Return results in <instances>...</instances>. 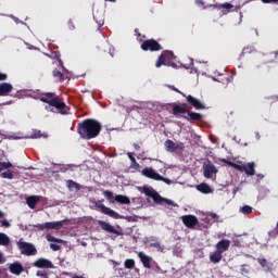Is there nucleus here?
Segmentation results:
<instances>
[{"mask_svg":"<svg viewBox=\"0 0 278 278\" xmlns=\"http://www.w3.org/2000/svg\"><path fill=\"white\" fill-rule=\"evenodd\" d=\"M10 237L3 232H0V247H10Z\"/></svg>","mask_w":278,"mask_h":278,"instance_id":"24","label":"nucleus"},{"mask_svg":"<svg viewBox=\"0 0 278 278\" xmlns=\"http://www.w3.org/2000/svg\"><path fill=\"white\" fill-rule=\"evenodd\" d=\"M92 204L97 210H100V212H102V214H105L106 216H111V218H118V213H116V211L105 206L103 204V200L93 201Z\"/></svg>","mask_w":278,"mask_h":278,"instance_id":"6","label":"nucleus"},{"mask_svg":"<svg viewBox=\"0 0 278 278\" xmlns=\"http://www.w3.org/2000/svg\"><path fill=\"white\" fill-rule=\"evenodd\" d=\"M9 270L12 275H21L25 270L21 263H12L9 265Z\"/></svg>","mask_w":278,"mask_h":278,"instance_id":"18","label":"nucleus"},{"mask_svg":"<svg viewBox=\"0 0 278 278\" xmlns=\"http://www.w3.org/2000/svg\"><path fill=\"white\" fill-rule=\"evenodd\" d=\"M241 214H244L245 216L249 214H252L253 212V207L249 206V205H244L240 208Z\"/></svg>","mask_w":278,"mask_h":278,"instance_id":"33","label":"nucleus"},{"mask_svg":"<svg viewBox=\"0 0 278 278\" xmlns=\"http://www.w3.org/2000/svg\"><path fill=\"white\" fill-rule=\"evenodd\" d=\"M5 79H8V75L0 73V81H5Z\"/></svg>","mask_w":278,"mask_h":278,"instance_id":"46","label":"nucleus"},{"mask_svg":"<svg viewBox=\"0 0 278 278\" xmlns=\"http://www.w3.org/2000/svg\"><path fill=\"white\" fill-rule=\"evenodd\" d=\"M187 114L190 121H201V118H203V115H201L200 113L187 111Z\"/></svg>","mask_w":278,"mask_h":278,"instance_id":"28","label":"nucleus"},{"mask_svg":"<svg viewBox=\"0 0 278 278\" xmlns=\"http://www.w3.org/2000/svg\"><path fill=\"white\" fill-rule=\"evenodd\" d=\"M220 8H224V10H231V8H233V5L229 2H226V3L222 4Z\"/></svg>","mask_w":278,"mask_h":278,"instance_id":"42","label":"nucleus"},{"mask_svg":"<svg viewBox=\"0 0 278 278\" xmlns=\"http://www.w3.org/2000/svg\"><path fill=\"white\" fill-rule=\"evenodd\" d=\"M138 257L142 265L144 266V268H151V262L153 260L151 256L144 254V252H139Z\"/></svg>","mask_w":278,"mask_h":278,"instance_id":"17","label":"nucleus"},{"mask_svg":"<svg viewBox=\"0 0 278 278\" xmlns=\"http://www.w3.org/2000/svg\"><path fill=\"white\" fill-rule=\"evenodd\" d=\"M103 195L108 199L109 203H121L122 205H129L131 203V200L127 195H114V192L110 190L103 191Z\"/></svg>","mask_w":278,"mask_h":278,"instance_id":"3","label":"nucleus"},{"mask_svg":"<svg viewBox=\"0 0 278 278\" xmlns=\"http://www.w3.org/2000/svg\"><path fill=\"white\" fill-rule=\"evenodd\" d=\"M59 64H61V66H62L63 71H64V73H66V74H65L66 77H67V78L71 77V75L68 74V71H66V68H64V65H62V60H59Z\"/></svg>","mask_w":278,"mask_h":278,"instance_id":"44","label":"nucleus"},{"mask_svg":"<svg viewBox=\"0 0 278 278\" xmlns=\"http://www.w3.org/2000/svg\"><path fill=\"white\" fill-rule=\"evenodd\" d=\"M66 186L68 190H71V192H79V190L81 189L79 184L75 182L74 180H67Z\"/></svg>","mask_w":278,"mask_h":278,"instance_id":"22","label":"nucleus"},{"mask_svg":"<svg viewBox=\"0 0 278 278\" xmlns=\"http://www.w3.org/2000/svg\"><path fill=\"white\" fill-rule=\"evenodd\" d=\"M42 103H48L46 105V110L48 112H54L53 108L55 110H60V114H68V108H66V103H64L60 98L55 97V93L48 92L43 97H41Z\"/></svg>","mask_w":278,"mask_h":278,"instance_id":"2","label":"nucleus"},{"mask_svg":"<svg viewBox=\"0 0 278 278\" xmlns=\"http://www.w3.org/2000/svg\"><path fill=\"white\" fill-rule=\"evenodd\" d=\"M190 60V64L192 65L193 64V61H192V59H189Z\"/></svg>","mask_w":278,"mask_h":278,"instance_id":"59","label":"nucleus"},{"mask_svg":"<svg viewBox=\"0 0 278 278\" xmlns=\"http://www.w3.org/2000/svg\"><path fill=\"white\" fill-rule=\"evenodd\" d=\"M173 114L175 116H177V114H186V108L181 106V105H175L173 108Z\"/></svg>","mask_w":278,"mask_h":278,"instance_id":"29","label":"nucleus"},{"mask_svg":"<svg viewBox=\"0 0 278 278\" xmlns=\"http://www.w3.org/2000/svg\"><path fill=\"white\" fill-rule=\"evenodd\" d=\"M229 240H222L219 242H217L216 244V251L219 253H225V251L229 250Z\"/></svg>","mask_w":278,"mask_h":278,"instance_id":"20","label":"nucleus"},{"mask_svg":"<svg viewBox=\"0 0 278 278\" xmlns=\"http://www.w3.org/2000/svg\"><path fill=\"white\" fill-rule=\"evenodd\" d=\"M142 192L147 197H151V199H153L154 203H162V198L159 195V193L155 191L154 188L143 186Z\"/></svg>","mask_w":278,"mask_h":278,"instance_id":"10","label":"nucleus"},{"mask_svg":"<svg viewBox=\"0 0 278 278\" xmlns=\"http://www.w3.org/2000/svg\"><path fill=\"white\" fill-rule=\"evenodd\" d=\"M210 260L213 262V264H218V262L223 260V253L216 250L213 254H211Z\"/></svg>","mask_w":278,"mask_h":278,"instance_id":"25","label":"nucleus"},{"mask_svg":"<svg viewBox=\"0 0 278 278\" xmlns=\"http://www.w3.org/2000/svg\"><path fill=\"white\" fill-rule=\"evenodd\" d=\"M1 218H5V213H3L2 211H0V220Z\"/></svg>","mask_w":278,"mask_h":278,"instance_id":"54","label":"nucleus"},{"mask_svg":"<svg viewBox=\"0 0 278 278\" xmlns=\"http://www.w3.org/2000/svg\"><path fill=\"white\" fill-rule=\"evenodd\" d=\"M31 138H42V135L40 134V130H35L34 135Z\"/></svg>","mask_w":278,"mask_h":278,"instance_id":"43","label":"nucleus"},{"mask_svg":"<svg viewBox=\"0 0 278 278\" xmlns=\"http://www.w3.org/2000/svg\"><path fill=\"white\" fill-rule=\"evenodd\" d=\"M141 175H143V177H148V179H154V181H164V184H167V186H170V184H173L170 179L164 178L152 167H146L144 169H142Z\"/></svg>","mask_w":278,"mask_h":278,"instance_id":"4","label":"nucleus"},{"mask_svg":"<svg viewBox=\"0 0 278 278\" xmlns=\"http://www.w3.org/2000/svg\"><path fill=\"white\" fill-rule=\"evenodd\" d=\"M258 177H261V179H264V175H258Z\"/></svg>","mask_w":278,"mask_h":278,"instance_id":"58","label":"nucleus"},{"mask_svg":"<svg viewBox=\"0 0 278 278\" xmlns=\"http://www.w3.org/2000/svg\"><path fill=\"white\" fill-rule=\"evenodd\" d=\"M147 242H151L150 247H153L154 249H156V251H159L160 253L164 252V247H162V244L160 243V241H157V238L155 237H150L149 239H147Z\"/></svg>","mask_w":278,"mask_h":278,"instance_id":"19","label":"nucleus"},{"mask_svg":"<svg viewBox=\"0 0 278 278\" xmlns=\"http://www.w3.org/2000/svg\"><path fill=\"white\" fill-rule=\"evenodd\" d=\"M143 51H162V46L154 39H148L141 45Z\"/></svg>","mask_w":278,"mask_h":278,"instance_id":"8","label":"nucleus"},{"mask_svg":"<svg viewBox=\"0 0 278 278\" xmlns=\"http://www.w3.org/2000/svg\"><path fill=\"white\" fill-rule=\"evenodd\" d=\"M36 268H55L53 263L47 258H39L34 263Z\"/></svg>","mask_w":278,"mask_h":278,"instance_id":"14","label":"nucleus"},{"mask_svg":"<svg viewBox=\"0 0 278 278\" xmlns=\"http://www.w3.org/2000/svg\"><path fill=\"white\" fill-rule=\"evenodd\" d=\"M64 223H66V220L48 222L45 224H38L35 227L39 229V231H45V229H62V227H64Z\"/></svg>","mask_w":278,"mask_h":278,"instance_id":"7","label":"nucleus"},{"mask_svg":"<svg viewBox=\"0 0 278 278\" xmlns=\"http://www.w3.org/2000/svg\"><path fill=\"white\" fill-rule=\"evenodd\" d=\"M187 101H188V103H190V105L195 108V110H205V105L201 103V100H199L192 96H188Z\"/></svg>","mask_w":278,"mask_h":278,"instance_id":"16","label":"nucleus"},{"mask_svg":"<svg viewBox=\"0 0 278 278\" xmlns=\"http://www.w3.org/2000/svg\"><path fill=\"white\" fill-rule=\"evenodd\" d=\"M96 23H98L99 27H101L103 25V18L100 20H96Z\"/></svg>","mask_w":278,"mask_h":278,"instance_id":"49","label":"nucleus"},{"mask_svg":"<svg viewBox=\"0 0 278 278\" xmlns=\"http://www.w3.org/2000/svg\"><path fill=\"white\" fill-rule=\"evenodd\" d=\"M162 203H166V205H174V206L176 205L173 200L164 199V198H162Z\"/></svg>","mask_w":278,"mask_h":278,"instance_id":"41","label":"nucleus"},{"mask_svg":"<svg viewBox=\"0 0 278 278\" xmlns=\"http://www.w3.org/2000/svg\"><path fill=\"white\" fill-rule=\"evenodd\" d=\"M12 90H14V87L12 86V84H9V83L0 84V97H8L10 92H12Z\"/></svg>","mask_w":278,"mask_h":278,"instance_id":"15","label":"nucleus"},{"mask_svg":"<svg viewBox=\"0 0 278 278\" xmlns=\"http://www.w3.org/2000/svg\"><path fill=\"white\" fill-rule=\"evenodd\" d=\"M181 220L186 227L192 229L195 225L199 224V219L194 215H184Z\"/></svg>","mask_w":278,"mask_h":278,"instance_id":"12","label":"nucleus"},{"mask_svg":"<svg viewBox=\"0 0 278 278\" xmlns=\"http://www.w3.org/2000/svg\"><path fill=\"white\" fill-rule=\"evenodd\" d=\"M125 268H134L136 266V262L131 258H128L124 263Z\"/></svg>","mask_w":278,"mask_h":278,"instance_id":"37","label":"nucleus"},{"mask_svg":"<svg viewBox=\"0 0 278 278\" xmlns=\"http://www.w3.org/2000/svg\"><path fill=\"white\" fill-rule=\"evenodd\" d=\"M176 149H184V143H181V142L176 143Z\"/></svg>","mask_w":278,"mask_h":278,"instance_id":"50","label":"nucleus"},{"mask_svg":"<svg viewBox=\"0 0 278 278\" xmlns=\"http://www.w3.org/2000/svg\"><path fill=\"white\" fill-rule=\"evenodd\" d=\"M98 225L101 227V229H103V231L118 236V230L114 229V226H112L110 223L98 220Z\"/></svg>","mask_w":278,"mask_h":278,"instance_id":"13","label":"nucleus"},{"mask_svg":"<svg viewBox=\"0 0 278 278\" xmlns=\"http://www.w3.org/2000/svg\"><path fill=\"white\" fill-rule=\"evenodd\" d=\"M235 168H237V170H240L241 173H245L247 164L245 165H235Z\"/></svg>","mask_w":278,"mask_h":278,"instance_id":"39","label":"nucleus"},{"mask_svg":"<svg viewBox=\"0 0 278 278\" xmlns=\"http://www.w3.org/2000/svg\"><path fill=\"white\" fill-rule=\"evenodd\" d=\"M134 148L136 149V151H140V146H138V144H134Z\"/></svg>","mask_w":278,"mask_h":278,"instance_id":"55","label":"nucleus"},{"mask_svg":"<svg viewBox=\"0 0 278 278\" xmlns=\"http://www.w3.org/2000/svg\"><path fill=\"white\" fill-rule=\"evenodd\" d=\"M46 239L48 240V242H56L58 244H62V242H64L62 239H58L52 235H47Z\"/></svg>","mask_w":278,"mask_h":278,"instance_id":"34","label":"nucleus"},{"mask_svg":"<svg viewBox=\"0 0 278 278\" xmlns=\"http://www.w3.org/2000/svg\"><path fill=\"white\" fill-rule=\"evenodd\" d=\"M37 277L49 278V274L47 273V270H37Z\"/></svg>","mask_w":278,"mask_h":278,"instance_id":"38","label":"nucleus"},{"mask_svg":"<svg viewBox=\"0 0 278 278\" xmlns=\"http://www.w3.org/2000/svg\"><path fill=\"white\" fill-rule=\"evenodd\" d=\"M278 0H262L263 3H277Z\"/></svg>","mask_w":278,"mask_h":278,"instance_id":"48","label":"nucleus"},{"mask_svg":"<svg viewBox=\"0 0 278 278\" xmlns=\"http://www.w3.org/2000/svg\"><path fill=\"white\" fill-rule=\"evenodd\" d=\"M0 264H5V256L3 255V252H0Z\"/></svg>","mask_w":278,"mask_h":278,"instance_id":"45","label":"nucleus"},{"mask_svg":"<svg viewBox=\"0 0 278 278\" xmlns=\"http://www.w3.org/2000/svg\"><path fill=\"white\" fill-rule=\"evenodd\" d=\"M0 177H2V179H14V174L12 173V170L8 169L1 173Z\"/></svg>","mask_w":278,"mask_h":278,"instance_id":"30","label":"nucleus"},{"mask_svg":"<svg viewBox=\"0 0 278 278\" xmlns=\"http://www.w3.org/2000/svg\"><path fill=\"white\" fill-rule=\"evenodd\" d=\"M14 18V21H17V18H15V17H13Z\"/></svg>","mask_w":278,"mask_h":278,"instance_id":"60","label":"nucleus"},{"mask_svg":"<svg viewBox=\"0 0 278 278\" xmlns=\"http://www.w3.org/2000/svg\"><path fill=\"white\" fill-rule=\"evenodd\" d=\"M165 149L169 153H174V151H177V143L173 142V140H166L165 141Z\"/></svg>","mask_w":278,"mask_h":278,"instance_id":"23","label":"nucleus"},{"mask_svg":"<svg viewBox=\"0 0 278 278\" xmlns=\"http://www.w3.org/2000/svg\"><path fill=\"white\" fill-rule=\"evenodd\" d=\"M52 75L56 77L59 81H64V74H62V72L55 70L52 72Z\"/></svg>","mask_w":278,"mask_h":278,"instance_id":"36","label":"nucleus"},{"mask_svg":"<svg viewBox=\"0 0 278 278\" xmlns=\"http://www.w3.org/2000/svg\"><path fill=\"white\" fill-rule=\"evenodd\" d=\"M2 227H10V222L8 219H4L1 222Z\"/></svg>","mask_w":278,"mask_h":278,"instance_id":"47","label":"nucleus"},{"mask_svg":"<svg viewBox=\"0 0 278 278\" xmlns=\"http://www.w3.org/2000/svg\"><path fill=\"white\" fill-rule=\"evenodd\" d=\"M175 58V54L170 51H163L162 54L159 56L157 62L155 63L156 68H160V66L166 64V60H173Z\"/></svg>","mask_w":278,"mask_h":278,"instance_id":"11","label":"nucleus"},{"mask_svg":"<svg viewBox=\"0 0 278 278\" xmlns=\"http://www.w3.org/2000/svg\"><path fill=\"white\" fill-rule=\"evenodd\" d=\"M206 220H208V223H217L218 214H216V213H208L206 215Z\"/></svg>","mask_w":278,"mask_h":278,"instance_id":"31","label":"nucleus"},{"mask_svg":"<svg viewBox=\"0 0 278 278\" xmlns=\"http://www.w3.org/2000/svg\"><path fill=\"white\" fill-rule=\"evenodd\" d=\"M40 201V197L38 195H30L26 199V203L30 210H36V204Z\"/></svg>","mask_w":278,"mask_h":278,"instance_id":"21","label":"nucleus"},{"mask_svg":"<svg viewBox=\"0 0 278 278\" xmlns=\"http://www.w3.org/2000/svg\"><path fill=\"white\" fill-rule=\"evenodd\" d=\"M78 134L84 140H92L101 134V123L97 119H85L78 125Z\"/></svg>","mask_w":278,"mask_h":278,"instance_id":"1","label":"nucleus"},{"mask_svg":"<svg viewBox=\"0 0 278 278\" xmlns=\"http://www.w3.org/2000/svg\"><path fill=\"white\" fill-rule=\"evenodd\" d=\"M50 249H52V251H60V249H62V247L58 243H51Z\"/></svg>","mask_w":278,"mask_h":278,"instance_id":"40","label":"nucleus"},{"mask_svg":"<svg viewBox=\"0 0 278 278\" xmlns=\"http://www.w3.org/2000/svg\"><path fill=\"white\" fill-rule=\"evenodd\" d=\"M169 88H170L172 90H175V92H179V94H181V91H179L177 88H175V86H169Z\"/></svg>","mask_w":278,"mask_h":278,"instance_id":"51","label":"nucleus"},{"mask_svg":"<svg viewBox=\"0 0 278 278\" xmlns=\"http://www.w3.org/2000/svg\"><path fill=\"white\" fill-rule=\"evenodd\" d=\"M256 138L257 140H260V132H256Z\"/></svg>","mask_w":278,"mask_h":278,"instance_id":"56","label":"nucleus"},{"mask_svg":"<svg viewBox=\"0 0 278 278\" xmlns=\"http://www.w3.org/2000/svg\"><path fill=\"white\" fill-rule=\"evenodd\" d=\"M127 156L129 157V160L131 162L132 168H138L140 166V164H138V162H136V157H134V153L128 152Z\"/></svg>","mask_w":278,"mask_h":278,"instance_id":"32","label":"nucleus"},{"mask_svg":"<svg viewBox=\"0 0 278 278\" xmlns=\"http://www.w3.org/2000/svg\"><path fill=\"white\" fill-rule=\"evenodd\" d=\"M260 264H261V266H265L266 265V260H260Z\"/></svg>","mask_w":278,"mask_h":278,"instance_id":"53","label":"nucleus"},{"mask_svg":"<svg viewBox=\"0 0 278 278\" xmlns=\"http://www.w3.org/2000/svg\"><path fill=\"white\" fill-rule=\"evenodd\" d=\"M195 3H197L198 5H204L203 0H195Z\"/></svg>","mask_w":278,"mask_h":278,"instance_id":"52","label":"nucleus"},{"mask_svg":"<svg viewBox=\"0 0 278 278\" xmlns=\"http://www.w3.org/2000/svg\"><path fill=\"white\" fill-rule=\"evenodd\" d=\"M8 168H12V163H10V162H0V173L2 170H8Z\"/></svg>","mask_w":278,"mask_h":278,"instance_id":"35","label":"nucleus"},{"mask_svg":"<svg viewBox=\"0 0 278 278\" xmlns=\"http://www.w3.org/2000/svg\"><path fill=\"white\" fill-rule=\"evenodd\" d=\"M17 248L20 249L22 255H27V256H31V255H36V253H38V250H36V247L31 243H27L25 241H17L16 242Z\"/></svg>","mask_w":278,"mask_h":278,"instance_id":"5","label":"nucleus"},{"mask_svg":"<svg viewBox=\"0 0 278 278\" xmlns=\"http://www.w3.org/2000/svg\"><path fill=\"white\" fill-rule=\"evenodd\" d=\"M245 174L253 177L255 175V163H248L245 164Z\"/></svg>","mask_w":278,"mask_h":278,"instance_id":"27","label":"nucleus"},{"mask_svg":"<svg viewBox=\"0 0 278 278\" xmlns=\"http://www.w3.org/2000/svg\"><path fill=\"white\" fill-rule=\"evenodd\" d=\"M218 173V169L212 164V162H205L203 164V175L206 179H212L214 175Z\"/></svg>","mask_w":278,"mask_h":278,"instance_id":"9","label":"nucleus"},{"mask_svg":"<svg viewBox=\"0 0 278 278\" xmlns=\"http://www.w3.org/2000/svg\"><path fill=\"white\" fill-rule=\"evenodd\" d=\"M271 55H275L277 58L278 56V52L277 53H273Z\"/></svg>","mask_w":278,"mask_h":278,"instance_id":"57","label":"nucleus"},{"mask_svg":"<svg viewBox=\"0 0 278 278\" xmlns=\"http://www.w3.org/2000/svg\"><path fill=\"white\" fill-rule=\"evenodd\" d=\"M197 190H199V192H203V194H211L212 192V188L208 187L207 184H201L197 187Z\"/></svg>","mask_w":278,"mask_h":278,"instance_id":"26","label":"nucleus"}]
</instances>
